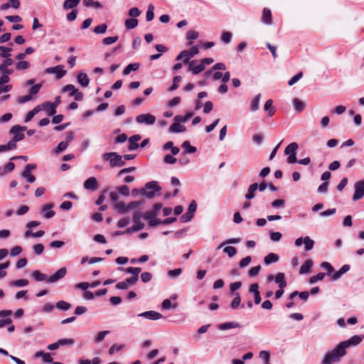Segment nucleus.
Returning <instances> with one entry per match:
<instances>
[{
	"instance_id": "nucleus-1",
	"label": "nucleus",
	"mask_w": 364,
	"mask_h": 364,
	"mask_svg": "<svg viewBox=\"0 0 364 364\" xmlns=\"http://www.w3.org/2000/svg\"><path fill=\"white\" fill-rule=\"evenodd\" d=\"M339 343L331 351L327 352L321 361V364H334L339 363L341 358L346 354V350Z\"/></svg>"
},
{
	"instance_id": "nucleus-2",
	"label": "nucleus",
	"mask_w": 364,
	"mask_h": 364,
	"mask_svg": "<svg viewBox=\"0 0 364 364\" xmlns=\"http://www.w3.org/2000/svg\"><path fill=\"white\" fill-rule=\"evenodd\" d=\"M104 161H109L111 167L123 166L125 165L124 160L122 159V156L116 152L105 153L102 156Z\"/></svg>"
},
{
	"instance_id": "nucleus-3",
	"label": "nucleus",
	"mask_w": 364,
	"mask_h": 364,
	"mask_svg": "<svg viewBox=\"0 0 364 364\" xmlns=\"http://www.w3.org/2000/svg\"><path fill=\"white\" fill-rule=\"evenodd\" d=\"M161 188L156 181H151L145 185L144 189H141V194L148 198H153L155 196V192L159 191Z\"/></svg>"
},
{
	"instance_id": "nucleus-4",
	"label": "nucleus",
	"mask_w": 364,
	"mask_h": 364,
	"mask_svg": "<svg viewBox=\"0 0 364 364\" xmlns=\"http://www.w3.org/2000/svg\"><path fill=\"white\" fill-rule=\"evenodd\" d=\"M199 53V48L198 46H193L189 50H183L176 57L177 60H183L184 63H188L191 62L190 59Z\"/></svg>"
},
{
	"instance_id": "nucleus-5",
	"label": "nucleus",
	"mask_w": 364,
	"mask_h": 364,
	"mask_svg": "<svg viewBox=\"0 0 364 364\" xmlns=\"http://www.w3.org/2000/svg\"><path fill=\"white\" fill-rule=\"evenodd\" d=\"M26 127H21L20 125L14 126L10 129V133L14 135L13 139H14L17 142L23 140L25 137V135L23 133V132L26 130Z\"/></svg>"
},
{
	"instance_id": "nucleus-6",
	"label": "nucleus",
	"mask_w": 364,
	"mask_h": 364,
	"mask_svg": "<svg viewBox=\"0 0 364 364\" xmlns=\"http://www.w3.org/2000/svg\"><path fill=\"white\" fill-rule=\"evenodd\" d=\"M136 121L139 124H146L148 125L154 124L156 122V117L148 113V114H141L136 117Z\"/></svg>"
},
{
	"instance_id": "nucleus-7",
	"label": "nucleus",
	"mask_w": 364,
	"mask_h": 364,
	"mask_svg": "<svg viewBox=\"0 0 364 364\" xmlns=\"http://www.w3.org/2000/svg\"><path fill=\"white\" fill-rule=\"evenodd\" d=\"M364 183L360 181L356 182L354 185L355 193L353 196V200H358L364 196Z\"/></svg>"
},
{
	"instance_id": "nucleus-8",
	"label": "nucleus",
	"mask_w": 364,
	"mask_h": 364,
	"mask_svg": "<svg viewBox=\"0 0 364 364\" xmlns=\"http://www.w3.org/2000/svg\"><path fill=\"white\" fill-rule=\"evenodd\" d=\"M46 72L49 74H56L57 79H60L67 73V71L63 69L62 65L48 68Z\"/></svg>"
},
{
	"instance_id": "nucleus-9",
	"label": "nucleus",
	"mask_w": 364,
	"mask_h": 364,
	"mask_svg": "<svg viewBox=\"0 0 364 364\" xmlns=\"http://www.w3.org/2000/svg\"><path fill=\"white\" fill-rule=\"evenodd\" d=\"M156 213L153 211H147L144 218L149 220V225L151 227L161 225V220L156 218Z\"/></svg>"
},
{
	"instance_id": "nucleus-10",
	"label": "nucleus",
	"mask_w": 364,
	"mask_h": 364,
	"mask_svg": "<svg viewBox=\"0 0 364 364\" xmlns=\"http://www.w3.org/2000/svg\"><path fill=\"white\" fill-rule=\"evenodd\" d=\"M67 273V269L65 267H62L60 269H58L54 274L50 276L48 279L47 282L48 283H54L59 279L63 278Z\"/></svg>"
},
{
	"instance_id": "nucleus-11",
	"label": "nucleus",
	"mask_w": 364,
	"mask_h": 364,
	"mask_svg": "<svg viewBox=\"0 0 364 364\" xmlns=\"http://www.w3.org/2000/svg\"><path fill=\"white\" fill-rule=\"evenodd\" d=\"M139 317H144L149 320H159L163 317L162 314L155 311H148L138 314Z\"/></svg>"
},
{
	"instance_id": "nucleus-12",
	"label": "nucleus",
	"mask_w": 364,
	"mask_h": 364,
	"mask_svg": "<svg viewBox=\"0 0 364 364\" xmlns=\"http://www.w3.org/2000/svg\"><path fill=\"white\" fill-rule=\"evenodd\" d=\"M194 75H198L205 70V65L201 63L198 64V61L196 60H191L189 63V69Z\"/></svg>"
},
{
	"instance_id": "nucleus-13",
	"label": "nucleus",
	"mask_w": 364,
	"mask_h": 364,
	"mask_svg": "<svg viewBox=\"0 0 364 364\" xmlns=\"http://www.w3.org/2000/svg\"><path fill=\"white\" fill-rule=\"evenodd\" d=\"M362 341V338L359 336H353L347 341L341 342L343 344V348L346 350L350 346H356L359 344Z\"/></svg>"
},
{
	"instance_id": "nucleus-14",
	"label": "nucleus",
	"mask_w": 364,
	"mask_h": 364,
	"mask_svg": "<svg viewBox=\"0 0 364 364\" xmlns=\"http://www.w3.org/2000/svg\"><path fill=\"white\" fill-rule=\"evenodd\" d=\"M83 186L87 190H96L97 188V181L95 177H90L84 182Z\"/></svg>"
},
{
	"instance_id": "nucleus-15",
	"label": "nucleus",
	"mask_w": 364,
	"mask_h": 364,
	"mask_svg": "<svg viewBox=\"0 0 364 364\" xmlns=\"http://www.w3.org/2000/svg\"><path fill=\"white\" fill-rule=\"evenodd\" d=\"M140 139H141V136L139 134L132 136L129 139V150L132 151V150L136 149L139 147V144L137 142Z\"/></svg>"
},
{
	"instance_id": "nucleus-16",
	"label": "nucleus",
	"mask_w": 364,
	"mask_h": 364,
	"mask_svg": "<svg viewBox=\"0 0 364 364\" xmlns=\"http://www.w3.org/2000/svg\"><path fill=\"white\" fill-rule=\"evenodd\" d=\"M43 106H41V105L35 107L31 111L28 112L25 118V122H30L33 117L37 114L40 111L43 110Z\"/></svg>"
},
{
	"instance_id": "nucleus-17",
	"label": "nucleus",
	"mask_w": 364,
	"mask_h": 364,
	"mask_svg": "<svg viewBox=\"0 0 364 364\" xmlns=\"http://www.w3.org/2000/svg\"><path fill=\"white\" fill-rule=\"evenodd\" d=\"M53 207V205L52 203L46 204L43 206L42 211L44 213L46 218H51L55 215V212L51 210Z\"/></svg>"
},
{
	"instance_id": "nucleus-18",
	"label": "nucleus",
	"mask_w": 364,
	"mask_h": 364,
	"mask_svg": "<svg viewBox=\"0 0 364 364\" xmlns=\"http://www.w3.org/2000/svg\"><path fill=\"white\" fill-rule=\"evenodd\" d=\"M77 82L82 86V87H87L90 83V79L86 73H80L77 75Z\"/></svg>"
},
{
	"instance_id": "nucleus-19",
	"label": "nucleus",
	"mask_w": 364,
	"mask_h": 364,
	"mask_svg": "<svg viewBox=\"0 0 364 364\" xmlns=\"http://www.w3.org/2000/svg\"><path fill=\"white\" fill-rule=\"evenodd\" d=\"M258 189V184L255 183L251 184L247 190V193L245 195V198L247 200H251L255 198V192Z\"/></svg>"
},
{
	"instance_id": "nucleus-20",
	"label": "nucleus",
	"mask_w": 364,
	"mask_h": 364,
	"mask_svg": "<svg viewBox=\"0 0 364 364\" xmlns=\"http://www.w3.org/2000/svg\"><path fill=\"white\" fill-rule=\"evenodd\" d=\"M169 131L172 133L183 132L186 131V127L185 126L181 124L179 122H176L170 126Z\"/></svg>"
},
{
	"instance_id": "nucleus-21",
	"label": "nucleus",
	"mask_w": 364,
	"mask_h": 364,
	"mask_svg": "<svg viewBox=\"0 0 364 364\" xmlns=\"http://www.w3.org/2000/svg\"><path fill=\"white\" fill-rule=\"evenodd\" d=\"M274 281L278 284L279 288H284L287 287V282L285 281V276L284 273H278L275 276Z\"/></svg>"
},
{
	"instance_id": "nucleus-22",
	"label": "nucleus",
	"mask_w": 364,
	"mask_h": 364,
	"mask_svg": "<svg viewBox=\"0 0 364 364\" xmlns=\"http://www.w3.org/2000/svg\"><path fill=\"white\" fill-rule=\"evenodd\" d=\"M41 106H43V109H45L47 114L50 116H53L56 113V107H55L51 102H46L41 104Z\"/></svg>"
},
{
	"instance_id": "nucleus-23",
	"label": "nucleus",
	"mask_w": 364,
	"mask_h": 364,
	"mask_svg": "<svg viewBox=\"0 0 364 364\" xmlns=\"http://www.w3.org/2000/svg\"><path fill=\"white\" fill-rule=\"evenodd\" d=\"M278 260L279 256L277 254L272 252L268 254L264 259V262L267 265L277 262Z\"/></svg>"
},
{
	"instance_id": "nucleus-24",
	"label": "nucleus",
	"mask_w": 364,
	"mask_h": 364,
	"mask_svg": "<svg viewBox=\"0 0 364 364\" xmlns=\"http://www.w3.org/2000/svg\"><path fill=\"white\" fill-rule=\"evenodd\" d=\"M293 105L294 109L298 112H302L306 107L305 103L298 98L294 99Z\"/></svg>"
},
{
	"instance_id": "nucleus-25",
	"label": "nucleus",
	"mask_w": 364,
	"mask_h": 364,
	"mask_svg": "<svg viewBox=\"0 0 364 364\" xmlns=\"http://www.w3.org/2000/svg\"><path fill=\"white\" fill-rule=\"evenodd\" d=\"M262 21L266 24L272 23V13L271 11L267 8H264L263 10Z\"/></svg>"
},
{
	"instance_id": "nucleus-26",
	"label": "nucleus",
	"mask_w": 364,
	"mask_h": 364,
	"mask_svg": "<svg viewBox=\"0 0 364 364\" xmlns=\"http://www.w3.org/2000/svg\"><path fill=\"white\" fill-rule=\"evenodd\" d=\"M264 111L268 112V114L269 117H272L274 114L275 109L273 107L272 100H268L266 101L264 106Z\"/></svg>"
},
{
	"instance_id": "nucleus-27",
	"label": "nucleus",
	"mask_w": 364,
	"mask_h": 364,
	"mask_svg": "<svg viewBox=\"0 0 364 364\" xmlns=\"http://www.w3.org/2000/svg\"><path fill=\"white\" fill-rule=\"evenodd\" d=\"M240 327V324L235 322H226L219 325L218 328L220 330H228L229 328H234Z\"/></svg>"
},
{
	"instance_id": "nucleus-28",
	"label": "nucleus",
	"mask_w": 364,
	"mask_h": 364,
	"mask_svg": "<svg viewBox=\"0 0 364 364\" xmlns=\"http://www.w3.org/2000/svg\"><path fill=\"white\" fill-rule=\"evenodd\" d=\"M313 265V262L311 259L306 260L300 267L299 274H303L307 273Z\"/></svg>"
},
{
	"instance_id": "nucleus-29",
	"label": "nucleus",
	"mask_w": 364,
	"mask_h": 364,
	"mask_svg": "<svg viewBox=\"0 0 364 364\" xmlns=\"http://www.w3.org/2000/svg\"><path fill=\"white\" fill-rule=\"evenodd\" d=\"M144 228V224L141 221L134 222V225L131 228L126 230L127 232H132L142 230Z\"/></svg>"
},
{
	"instance_id": "nucleus-30",
	"label": "nucleus",
	"mask_w": 364,
	"mask_h": 364,
	"mask_svg": "<svg viewBox=\"0 0 364 364\" xmlns=\"http://www.w3.org/2000/svg\"><path fill=\"white\" fill-rule=\"evenodd\" d=\"M138 20L136 18H128L125 20L124 25L127 29H133L138 26Z\"/></svg>"
},
{
	"instance_id": "nucleus-31",
	"label": "nucleus",
	"mask_w": 364,
	"mask_h": 364,
	"mask_svg": "<svg viewBox=\"0 0 364 364\" xmlns=\"http://www.w3.org/2000/svg\"><path fill=\"white\" fill-rule=\"evenodd\" d=\"M304 248L306 251H310L313 249L314 245V241L311 240L309 236L304 238Z\"/></svg>"
},
{
	"instance_id": "nucleus-32",
	"label": "nucleus",
	"mask_w": 364,
	"mask_h": 364,
	"mask_svg": "<svg viewBox=\"0 0 364 364\" xmlns=\"http://www.w3.org/2000/svg\"><path fill=\"white\" fill-rule=\"evenodd\" d=\"M139 68V63H131V64H129L124 70L123 71V73L124 75H129L131 71H135L136 70H138Z\"/></svg>"
},
{
	"instance_id": "nucleus-33",
	"label": "nucleus",
	"mask_w": 364,
	"mask_h": 364,
	"mask_svg": "<svg viewBox=\"0 0 364 364\" xmlns=\"http://www.w3.org/2000/svg\"><path fill=\"white\" fill-rule=\"evenodd\" d=\"M298 147V144L296 142H292L286 147L284 150V154L286 155H289L295 153Z\"/></svg>"
},
{
	"instance_id": "nucleus-34",
	"label": "nucleus",
	"mask_w": 364,
	"mask_h": 364,
	"mask_svg": "<svg viewBox=\"0 0 364 364\" xmlns=\"http://www.w3.org/2000/svg\"><path fill=\"white\" fill-rule=\"evenodd\" d=\"M71 307V304L65 301H59L56 303V308L63 311H67L70 309Z\"/></svg>"
},
{
	"instance_id": "nucleus-35",
	"label": "nucleus",
	"mask_w": 364,
	"mask_h": 364,
	"mask_svg": "<svg viewBox=\"0 0 364 364\" xmlns=\"http://www.w3.org/2000/svg\"><path fill=\"white\" fill-rule=\"evenodd\" d=\"M193 113L188 112L185 116L176 115L174 117V120L178 122H186L193 117Z\"/></svg>"
},
{
	"instance_id": "nucleus-36",
	"label": "nucleus",
	"mask_w": 364,
	"mask_h": 364,
	"mask_svg": "<svg viewBox=\"0 0 364 364\" xmlns=\"http://www.w3.org/2000/svg\"><path fill=\"white\" fill-rule=\"evenodd\" d=\"M114 208L119 213H124L128 211L127 205L123 202L115 203Z\"/></svg>"
},
{
	"instance_id": "nucleus-37",
	"label": "nucleus",
	"mask_w": 364,
	"mask_h": 364,
	"mask_svg": "<svg viewBox=\"0 0 364 364\" xmlns=\"http://www.w3.org/2000/svg\"><path fill=\"white\" fill-rule=\"evenodd\" d=\"M80 0H65L63 3V8L65 9H73L75 7Z\"/></svg>"
},
{
	"instance_id": "nucleus-38",
	"label": "nucleus",
	"mask_w": 364,
	"mask_h": 364,
	"mask_svg": "<svg viewBox=\"0 0 364 364\" xmlns=\"http://www.w3.org/2000/svg\"><path fill=\"white\" fill-rule=\"evenodd\" d=\"M154 6L152 4L148 5V9L146 14V18L147 21H151L154 17Z\"/></svg>"
},
{
	"instance_id": "nucleus-39",
	"label": "nucleus",
	"mask_w": 364,
	"mask_h": 364,
	"mask_svg": "<svg viewBox=\"0 0 364 364\" xmlns=\"http://www.w3.org/2000/svg\"><path fill=\"white\" fill-rule=\"evenodd\" d=\"M33 277L38 282L44 281L47 279L46 275L38 270H35L33 272Z\"/></svg>"
},
{
	"instance_id": "nucleus-40",
	"label": "nucleus",
	"mask_w": 364,
	"mask_h": 364,
	"mask_svg": "<svg viewBox=\"0 0 364 364\" xmlns=\"http://www.w3.org/2000/svg\"><path fill=\"white\" fill-rule=\"evenodd\" d=\"M30 68V63L28 61L21 60L16 65V68L18 70H24Z\"/></svg>"
},
{
	"instance_id": "nucleus-41",
	"label": "nucleus",
	"mask_w": 364,
	"mask_h": 364,
	"mask_svg": "<svg viewBox=\"0 0 364 364\" xmlns=\"http://www.w3.org/2000/svg\"><path fill=\"white\" fill-rule=\"evenodd\" d=\"M260 97H261V95L258 94L255 97V99L252 101V102L251 103V108H250V109H251L252 112H255L256 110L258 109L259 105Z\"/></svg>"
},
{
	"instance_id": "nucleus-42",
	"label": "nucleus",
	"mask_w": 364,
	"mask_h": 364,
	"mask_svg": "<svg viewBox=\"0 0 364 364\" xmlns=\"http://www.w3.org/2000/svg\"><path fill=\"white\" fill-rule=\"evenodd\" d=\"M182 146L186 149L185 153H194L196 151V148L190 144L188 141H185L182 144Z\"/></svg>"
},
{
	"instance_id": "nucleus-43",
	"label": "nucleus",
	"mask_w": 364,
	"mask_h": 364,
	"mask_svg": "<svg viewBox=\"0 0 364 364\" xmlns=\"http://www.w3.org/2000/svg\"><path fill=\"white\" fill-rule=\"evenodd\" d=\"M107 26L105 23H102L94 28V33L96 34L105 33L107 31Z\"/></svg>"
},
{
	"instance_id": "nucleus-44",
	"label": "nucleus",
	"mask_w": 364,
	"mask_h": 364,
	"mask_svg": "<svg viewBox=\"0 0 364 364\" xmlns=\"http://www.w3.org/2000/svg\"><path fill=\"white\" fill-rule=\"evenodd\" d=\"M22 176L27 179L28 183H33L36 181L34 176H32L31 171L28 170H23Z\"/></svg>"
},
{
	"instance_id": "nucleus-45",
	"label": "nucleus",
	"mask_w": 364,
	"mask_h": 364,
	"mask_svg": "<svg viewBox=\"0 0 364 364\" xmlns=\"http://www.w3.org/2000/svg\"><path fill=\"white\" fill-rule=\"evenodd\" d=\"M0 50L1 53H0V57L1 58H8L11 56L10 52L11 51V48H7L5 46H0Z\"/></svg>"
},
{
	"instance_id": "nucleus-46",
	"label": "nucleus",
	"mask_w": 364,
	"mask_h": 364,
	"mask_svg": "<svg viewBox=\"0 0 364 364\" xmlns=\"http://www.w3.org/2000/svg\"><path fill=\"white\" fill-rule=\"evenodd\" d=\"M68 146V142L61 141L60 143L58 144V145L53 151L55 154H58L60 152L65 151Z\"/></svg>"
},
{
	"instance_id": "nucleus-47",
	"label": "nucleus",
	"mask_w": 364,
	"mask_h": 364,
	"mask_svg": "<svg viewBox=\"0 0 364 364\" xmlns=\"http://www.w3.org/2000/svg\"><path fill=\"white\" fill-rule=\"evenodd\" d=\"M232 34L230 31H225L221 35V40L225 43H229L231 41Z\"/></svg>"
},
{
	"instance_id": "nucleus-48",
	"label": "nucleus",
	"mask_w": 364,
	"mask_h": 364,
	"mask_svg": "<svg viewBox=\"0 0 364 364\" xmlns=\"http://www.w3.org/2000/svg\"><path fill=\"white\" fill-rule=\"evenodd\" d=\"M223 252H225L226 254H228V255L230 257H232L233 256L235 255V254L237 252V250L235 247L228 246L223 249Z\"/></svg>"
},
{
	"instance_id": "nucleus-49",
	"label": "nucleus",
	"mask_w": 364,
	"mask_h": 364,
	"mask_svg": "<svg viewBox=\"0 0 364 364\" xmlns=\"http://www.w3.org/2000/svg\"><path fill=\"white\" fill-rule=\"evenodd\" d=\"M70 95L74 97L75 100L77 101H81L83 99V93L80 92L78 90L75 89L73 92L70 93Z\"/></svg>"
},
{
	"instance_id": "nucleus-50",
	"label": "nucleus",
	"mask_w": 364,
	"mask_h": 364,
	"mask_svg": "<svg viewBox=\"0 0 364 364\" xmlns=\"http://www.w3.org/2000/svg\"><path fill=\"white\" fill-rule=\"evenodd\" d=\"M109 333V331H102L98 333V334L95 336V341L97 343H100L102 341L105 337Z\"/></svg>"
},
{
	"instance_id": "nucleus-51",
	"label": "nucleus",
	"mask_w": 364,
	"mask_h": 364,
	"mask_svg": "<svg viewBox=\"0 0 364 364\" xmlns=\"http://www.w3.org/2000/svg\"><path fill=\"white\" fill-rule=\"evenodd\" d=\"M324 277H325L324 273H323V272L318 273L316 275L312 276L311 277H310L309 283L314 284L315 282H316L318 281L322 280L324 278Z\"/></svg>"
},
{
	"instance_id": "nucleus-52",
	"label": "nucleus",
	"mask_w": 364,
	"mask_h": 364,
	"mask_svg": "<svg viewBox=\"0 0 364 364\" xmlns=\"http://www.w3.org/2000/svg\"><path fill=\"white\" fill-rule=\"evenodd\" d=\"M181 80V77L180 75L175 76L173 80V85L169 88V91H173L178 87V84Z\"/></svg>"
},
{
	"instance_id": "nucleus-53",
	"label": "nucleus",
	"mask_w": 364,
	"mask_h": 364,
	"mask_svg": "<svg viewBox=\"0 0 364 364\" xmlns=\"http://www.w3.org/2000/svg\"><path fill=\"white\" fill-rule=\"evenodd\" d=\"M126 272L129 274H132L133 277H136L139 278V274L141 272V268L139 267H128L126 269Z\"/></svg>"
},
{
	"instance_id": "nucleus-54",
	"label": "nucleus",
	"mask_w": 364,
	"mask_h": 364,
	"mask_svg": "<svg viewBox=\"0 0 364 364\" xmlns=\"http://www.w3.org/2000/svg\"><path fill=\"white\" fill-rule=\"evenodd\" d=\"M58 343L60 346H73L75 343V340L73 338H62L58 340Z\"/></svg>"
},
{
	"instance_id": "nucleus-55",
	"label": "nucleus",
	"mask_w": 364,
	"mask_h": 364,
	"mask_svg": "<svg viewBox=\"0 0 364 364\" xmlns=\"http://www.w3.org/2000/svg\"><path fill=\"white\" fill-rule=\"evenodd\" d=\"M42 87V84L41 83H39V84H36L33 86H32L30 90H29V94L32 96V95H35L36 94L38 93V92L40 91L41 88Z\"/></svg>"
},
{
	"instance_id": "nucleus-56",
	"label": "nucleus",
	"mask_w": 364,
	"mask_h": 364,
	"mask_svg": "<svg viewBox=\"0 0 364 364\" xmlns=\"http://www.w3.org/2000/svg\"><path fill=\"white\" fill-rule=\"evenodd\" d=\"M303 76L302 72H299L294 76H293L289 81L288 84L289 85L291 86L294 84H295L297 81H299Z\"/></svg>"
},
{
	"instance_id": "nucleus-57",
	"label": "nucleus",
	"mask_w": 364,
	"mask_h": 364,
	"mask_svg": "<svg viewBox=\"0 0 364 364\" xmlns=\"http://www.w3.org/2000/svg\"><path fill=\"white\" fill-rule=\"evenodd\" d=\"M13 284L18 287H25L28 284V281L26 279H20L15 280L13 282Z\"/></svg>"
},
{
	"instance_id": "nucleus-58",
	"label": "nucleus",
	"mask_w": 364,
	"mask_h": 364,
	"mask_svg": "<svg viewBox=\"0 0 364 364\" xmlns=\"http://www.w3.org/2000/svg\"><path fill=\"white\" fill-rule=\"evenodd\" d=\"M118 40V36L106 37L103 39L102 42L105 45H111Z\"/></svg>"
},
{
	"instance_id": "nucleus-59",
	"label": "nucleus",
	"mask_w": 364,
	"mask_h": 364,
	"mask_svg": "<svg viewBox=\"0 0 364 364\" xmlns=\"http://www.w3.org/2000/svg\"><path fill=\"white\" fill-rule=\"evenodd\" d=\"M124 345H123V344H122V345L114 344L110 347V348L109 350V353L110 355H113L116 351L121 350L122 348H124Z\"/></svg>"
},
{
	"instance_id": "nucleus-60",
	"label": "nucleus",
	"mask_w": 364,
	"mask_h": 364,
	"mask_svg": "<svg viewBox=\"0 0 364 364\" xmlns=\"http://www.w3.org/2000/svg\"><path fill=\"white\" fill-rule=\"evenodd\" d=\"M269 356L270 355L267 351L262 350L259 353V358L265 362V364H270L269 362Z\"/></svg>"
},
{
	"instance_id": "nucleus-61",
	"label": "nucleus",
	"mask_w": 364,
	"mask_h": 364,
	"mask_svg": "<svg viewBox=\"0 0 364 364\" xmlns=\"http://www.w3.org/2000/svg\"><path fill=\"white\" fill-rule=\"evenodd\" d=\"M252 258L250 256H247L246 257L242 259L239 263V266L240 268H244L247 267L251 262Z\"/></svg>"
},
{
	"instance_id": "nucleus-62",
	"label": "nucleus",
	"mask_w": 364,
	"mask_h": 364,
	"mask_svg": "<svg viewBox=\"0 0 364 364\" xmlns=\"http://www.w3.org/2000/svg\"><path fill=\"white\" fill-rule=\"evenodd\" d=\"M141 14V11L136 7H133L129 9V15L132 17L133 18H135L136 17L139 16Z\"/></svg>"
},
{
	"instance_id": "nucleus-63",
	"label": "nucleus",
	"mask_w": 364,
	"mask_h": 364,
	"mask_svg": "<svg viewBox=\"0 0 364 364\" xmlns=\"http://www.w3.org/2000/svg\"><path fill=\"white\" fill-rule=\"evenodd\" d=\"M235 296H236L235 298L233 299V301L231 303V307L232 309L237 308L241 301V299H240L239 293H236Z\"/></svg>"
},
{
	"instance_id": "nucleus-64",
	"label": "nucleus",
	"mask_w": 364,
	"mask_h": 364,
	"mask_svg": "<svg viewBox=\"0 0 364 364\" xmlns=\"http://www.w3.org/2000/svg\"><path fill=\"white\" fill-rule=\"evenodd\" d=\"M260 269L261 267L259 265L253 267L249 270V275L250 277H255L259 274Z\"/></svg>"
}]
</instances>
